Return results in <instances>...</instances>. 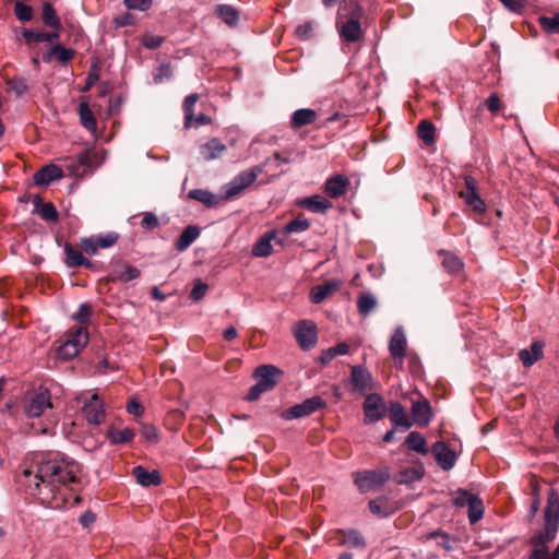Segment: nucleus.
Returning <instances> with one entry per match:
<instances>
[{"mask_svg": "<svg viewBox=\"0 0 559 559\" xmlns=\"http://www.w3.org/2000/svg\"><path fill=\"white\" fill-rule=\"evenodd\" d=\"M23 36L26 43H53L59 39V32L46 33L39 31L25 29Z\"/></svg>", "mask_w": 559, "mask_h": 559, "instance_id": "obj_37", "label": "nucleus"}, {"mask_svg": "<svg viewBox=\"0 0 559 559\" xmlns=\"http://www.w3.org/2000/svg\"><path fill=\"white\" fill-rule=\"evenodd\" d=\"M326 406L325 401L320 396H313L311 399H307L300 404H297L289 409H287L282 416L287 419L300 418L305 416H309L316 411L323 408Z\"/></svg>", "mask_w": 559, "mask_h": 559, "instance_id": "obj_9", "label": "nucleus"}, {"mask_svg": "<svg viewBox=\"0 0 559 559\" xmlns=\"http://www.w3.org/2000/svg\"><path fill=\"white\" fill-rule=\"evenodd\" d=\"M406 336L402 328L395 329L389 342V350L396 367L402 368L406 355Z\"/></svg>", "mask_w": 559, "mask_h": 559, "instance_id": "obj_10", "label": "nucleus"}, {"mask_svg": "<svg viewBox=\"0 0 559 559\" xmlns=\"http://www.w3.org/2000/svg\"><path fill=\"white\" fill-rule=\"evenodd\" d=\"M8 86L16 96H22L27 92V84L23 78H13L9 80Z\"/></svg>", "mask_w": 559, "mask_h": 559, "instance_id": "obj_53", "label": "nucleus"}, {"mask_svg": "<svg viewBox=\"0 0 559 559\" xmlns=\"http://www.w3.org/2000/svg\"><path fill=\"white\" fill-rule=\"evenodd\" d=\"M365 423H374L385 414V406L379 394L372 393L366 396L364 402Z\"/></svg>", "mask_w": 559, "mask_h": 559, "instance_id": "obj_11", "label": "nucleus"}, {"mask_svg": "<svg viewBox=\"0 0 559 559\" xmlns=\"http://www.w3.org/2000/svg\"><path fill=\"white\" fill-rule=\"evenodd\" d=\"M412 417L419 426H426L431 419V407L427 400L414 402L412 405Z\"/></svg>", "mask_w": 559, "mask_h": 559, "instance_id": "obj_25", "label": "nucleus"}, {"mask_svg": "<svg viewBox=\"0 0 559 559\" xmlns=\"http://www.w3.org/2000/svg\"><path fill=\"white\" fill-rule=\"evenodd\" d=\"M163 41H164L163 37L154 36V35H145L142 38V45L148 49L158 48L163 44Z\"/></svg>", "mask_w": 559, "mask_h": 559, "instance_id": "obj_62", "label": "nucleus"}, {"mask_svg": "<svg viewBox=\"0 0 559 559\" xmlns=\"http://www.w3.org/2000/svg\"><path fill=\"white\" fill-rule=\"evenodd\" d=\"M82 413L88 423L100 425L106 418L103 399L97 393L92 394V396L83 403Z\"/></svg>", "mask_w": 559, "mask_h": 559, "instance_id": "obj_8", "label": "nucleus"}, {"mask_svg": "<svg viewBox=\"0 0 559 559\" xmlns=\"http://www.w3.org/2000/svg\"><path fill=\"white\" fill-rule=\"evenodd\" d=\"M215 13L218 17H221L230 27H234L238 24L239 12L233 5L218 4L215 8Z\"/></svg>", "mask_w": 559, "mask_h": 559, "instance_id": "obj_35", "label": "nucleus"}, {"mask_svg": "<svg viewBox=\"0 0 559 559\" xmlns=\"http://www.w3.org/2000/svg\"><path fill=\"white\" fill-rule=\"evenodd\" d=\"M81 124L88 131L95 132L97 130V121L94 117L93 111L91 110L88 104L86 102H82L78 108Z\"/></svg>", "mask_w": 559, "mask_h": 559, "instance_id": "obj_34", "label": "nucleus"}, {"mask_svg": "<svg viewBox=\"0 0 559 559\" xmlns=\"http://www.w3.org/2000/svg\"><path fill=\"white\" fill-rule=\"evenodd\" d=\"M349 183V179L346 176L334 175L325 181L324 193L332 199L340 198L345 194Z\"/></svg>", "mask_w": 559, "mask_h": 559, "instance_id": "obj_17", "label": "nucleus"}, {"mask_svg": "<svg viewBox=\"0 0 559 559\" xmlns=\"http://www.w3.org/2000/svg\"><path fill=\"white\" fill-rule=\"evenodd\" d=\"M141 271L127 263H116L111 266L106 280L108 282L128 283L140 277Z\"/></svg>", "mask_w": 559, "mask_h": 559, "instance_id": "obj_13", "label": "nucleus"}, {"mask_svg": "<svg viewBox=\"0 0 559 559\" xmlns=\"http://www.w3.org/2000/svg\"><path fill=\"white\" fill-rule=\"evenodd\" d=\"M443 255L442 265L450 274H457L463 269V262L453 253L440 251Z\"/></svg>", "mask_w": 559, "mask_h": 559, "instance_id": "obj_42", "label": "nucleus"}, {"mask_svg": "<svg viewBox=\"0 0 559 559\" xmlns=\"http://www.w3.org/2000/svg\"><path fill=\"white\" fill-rule=\"evenodd\" d=\"M93 313V308L90 304L83 302L79 306V309L76 312L72 314V319L79 322L80 326H86L91 320Z\"/></svg>", "mask_w": 559, "mask_h": 559, "instance_id": "obj_47", "label": "nucleus"}, {"mask_svg": "<svg viewBox=\"0 0 559 559\" xmlns=\"http://www.w3.org/2000/svg\"><path fill=\"white\" fill-rule=\"evenodd\" d=\"M133 476L144 487L158 486L162 483L160 474L157 471L150 472L143 466H135L133 468Z\"/></svg>", "mask_w": 559, "mask_h": 559, "instance_id": "obj_27", "label": "nucleus"}, {"mask_svg": "<svg viewBox=\"0 0 559 559\" xmlns=\"http://www.w3.org/2000/svg\"><path fill=\"white\" fill-rule=\"evenodd\" d=\"M377 307V299L370 293H362L357 299V308L361 316L366 317Z\"/></svg>", "mask_w": 559, "mask_h": 559, "instance_id": "obj_40", "label": "nucleus"}, {"mask_svg": "<svg viewBox=\"0 0 559 559\" xmlns=\"http://www.w3.org/2000/svg\"><path fill=\"white\" fill-rule=\"evenodd\" d=\"M475 495L468 492L467 490H464V489H459L455 493H454V497H453V504L459 507V508H463L465 506L468 507L469 504V500L472 498H474Z\"/></svg>", "mask_w": 559, "mask_h": 559, "instance_id": "obj_57", "label": "nucleus"}, {"mask_svg": "<svg viewBox=\"0 0 559 559\" xmlns=\"http://www.w3.org/2000/svg\"><path fill=\"white\" fill-rule=\"evenodd\" d=\"M372 377L369 371L360 366L352 368V390L364 393L371 389Z\"/></svg>", "mask_w": 559, "mask_h": 559, "instance_id": "obj_18", "label": "nucleus"}, {"mask_svg": "<svg viewBox=\"0 0 559 559\" xmlns=\"http://www.w3.org/2000/svg\"><path fill=\"white\" fill-rule=\"evenodd\" d=\"M390 478L389 471L370 469L354 474V483L361 492L381 487Z\"/></svg>", "mask_w": 559, "mask_h": 559, "instance_id": "obj_5", "label": "nucleus"}, {"mask_svg": "<svg viewBox=\"0 0 559 559\" xmlns=\"http://www.w3.org/2000/svg\"><path fill=\"white\" fill-rule=\"evenodd\" d=\"M277 231L273 229L260 237L252 247V255L258 258L270 255L273 250L272 240L275 239Z\"/></svg>", "mask_w": 559, "mask_h": 559, "instance_id": "obj_26", "label": "nucleus"}, {"mask_svg": "<svg viewBox=\"0 0 559 559\" xmlns=\"http://www.w3.org/2000/svg\"><path fill=\"white\" fill-rule=\"evenodd\" d=\"M408 449L419 453V454H427L428 453V447L426 439L424 436L417 431H412L405 441Z\"/></svg>", "mask_w": 559, "mask_h": 559, "instance_id": "obj_38", "label": "nucleus"}, {"mask_svg": "<svg viewBox=\"0 0 559 559\" xmlns=\"http://www.w3.org/2000/svg\"><path fill=\"white\" fill-rule=\"evenodd\" d=\"M38 214L47 222H57L59 217L58 211L51 202L44 203L38 210Z\"/></svg>", "mask_w": 559, "mask_h": 559, "instance_id": "obj_51", "label": "nucleus"}, {"mask_svg": "<svg viewBox=\"0 0 559 559\" xmlns=\"http://www.w3.org/2000/svg\"><path fill=\"white\" fill-rule=\"evenodd\" d=\"M199 94L193 93L188 95L183 100V112H185V126L187 128L191 127L193 120L194 106L199 100Z\"/></svg>", "mask_w": 559, "mask_h": 559, "instance_id": "obj_45", "label": "nucleus"}, {"mask_svg": "<svg viewBox=\"0 0 559 559\" xmlns=\"http://www.w3.org/2000/svg\"><path fill=\"white\" fill-rule=\"evenodd\" d=\"M486 106L490 112H497L501 108V100L498 96V94L492 93L487 99H486Z\"/></svg>", "mask_w": 559, "mask_h": 559, "instance_id": "obj_63", "label": "nucleus"}, {"mask_svg": "<svg viewBox=\"0 0 559 559\" xmlns=\"http://www.w3.org/2000/svg\"><path fill=\"white\" fill-rule=\"evenodd\" d=\"M159 226V219L153 212L142 214L141 227L145 230H153Z\"/></svg>", "mask_w": 559, "mask_h": 559, "instance_id": "obj_54", "label": "nucleus"}, {"mask_svg": "<svg viewBox=\"0 0 559 559\" xmlns=\"http://www.w3.org/2000/svg\"><path fill=\"white\" fill-rule=\"evenodd\" d=\"M295 336L302 349H310L317 343V328L311 322L301 321L296 326Z\"/></svg>", "mask_w": 559, "mask_h": 559, "instance_id": "obj_14", "label": "nucleus"}, {"mask_svg": "<svg viewBox=\"0 0 559 559\" xmlns=\"http://www.w3.org/2000/svg\"><path fill=\"white\" fill-rule=\"evenodd\" d=\"M431 452L435 455L438 465L442 469L449 471L454 466L456 455L447 443L442 441L435 442L431 447Z\"/></svg>", "mask_w": 559, "mask_h": 559, "instance_id": "obj_15", "label": "nucleus"}, {"mask_svg": "<svg viewBox=\"0 0 559 559\" xmlns=\"http://www.w3.org/2000/svg\"><path fill=\"white\" fill-rule=\"evenodd\" d=\"M386 502L385 498H378L369 501V510L371 513L380 516H386L389 514L388 511L383 509L384 503Z\"/></svg>", "mask_w": 559, "mask_h": 559, "instance_id": "obj_61", "label": "nucleus"}, {"mask_svg": "<svg viewBox=\"0 0 559 559\" xmlns=\"http://www.w3.org/2000/svg\"><path fill=\"white\" fill-rule=\"evenodd\" d=\"M209 289L207 284L201 282L200 280H197L194 283V286L190 293V297L192 300L198 301L204 297Z\"/></svg>", "mask_w": 559, "mask_h": 559, "instance_id": "obj_60", "label": "nucleus"}, {"mask_svg": "<svg viewBox=\"0 0 559 559\" xmlns=\"http://www.w3.org/2000/svg\"><path fill=\"white\" fill-rule=\"evenodd\" d=\"M189 198L201 202L202 204L211 207L218 204V199L215 194L203 189H193L189 191Z\"/></svg>", "mask_w": 559, "mask_h": 559, "instance_id": "obj_41", "label": "nucleus"}, {"mask_svg": "<svg viewBox=\"0 0 559 559\" xmlns=\"http://www.w3.org/2000/svg\"><path fill=\"white\" fill-rule=\"evenodd\" d=\"M80 479V465L74 461L58 457L40 462L35 471L25 467L16 477L27 493L51 509H62L67 506Z\"/></svg>", "mask_w": 559, "mask_h": 559, "instance_id": "obj_1", "label": "nucleus"}, {"mask_svg": "<svg viewBox=\"0 0 559 559\" xmlns=\"http://www.w3.org/2000/svg\"><path fill=\"white\" fill-rule=\"evenodd\" d=\"M63 176L62 169L55 165L50 164L47 166H44L38 171L34 174V182L37 186H46L49 185L51 181L59 180Z\"/></svg>", "mask_w": 559, "mask_h": 559, "instance_id": "obj_19", "label": "nucleus"}, {"mask_svg": "<svg viewBox=\"0 0 559 559\" xmlns=\"http://www.w3.org/2000/svg\"><path fill=\"white\" fill-rule=\"evenodd\" d=\"M95 238L97 240L99 249H106L116 245V242L119 239V235L117 233L110 231L105 235H98Z\"/></svg>", "mask_w": 559, "mask_h": 559, "instance_id": "obj_52", "label": "nucleus"}, {"mask_svg": "<svg viewBox=\"0 0 559 559\" xmlns=\"http://www.w3.org/2000/svg\"><path fill=\"white\" fill-rule=\"evenodd\" d=\"M542 28L550 34H559V14L556 16H542L539 17Z\"/></svg>", "mask_w": 559, "mask_h": 559, "instance_id": "obj_50", "label": "nucleus"}, {"mask_svg": "<svg viewBox=\"0 0 559 559\" xmlns=\"http://www.w3.org/2000/svg\"><path fill=\"white\" fill-rule=\"evenodd\" d=\"M226 150V145L221 140L213 138L200 147V154L204 160H212L221 157Z\"/></svg>", "mask_w": 559, "mask_h": 559, "instance_id": "obj_24", "label": "nucleus"}, {"mask_svg": "<svg viewBox=\"0 0 559 559\" xmlns=\"http://www.w3.org/2000/svg\"><path fill=\"white\" fill-rule=\"evenodd\" d=\"M63 249L66 253L64 262L69 267L84 266L91 269L93 266V263L83 255V251L74 248L71 243L67 242Z\"/></svg>", "mask_w": 559, "mask_h": 559, "instance_id": "obj_22", "label": "nucleus"}, {"mask_svg": "<svg viewBox=\"0 0 559 559\" xmlns=\"http://www.w3.org/2000/svg\"><path fill=\"white\" fill-rule=\"evenodd\" d=\"M558 524L552 520L545 522L544 528L531 538V545L535 548H548V544L556 537Z\"/></svg>", "mask_w": 559, "mask_h": 559, "instance_id": "obj_16", "label": "nucleus"}, {"mask_svg": "<svg viewBox=\"0 0 559 559\" xmlns=\"http://www.w3.org/2000/svg\"><path fill=\"white\" fill-rule=\"evenodd\" d=\"M199 236L200 228L198 226H187L175 242L176 250L179 252L187 250L197 240Z\"/></svg>", "mask_w": 559, "mask_h": 559, "instance_id": "obj_28", "label": "nucleus"}, {"mask_svg": "<svg viewBox=\"0 0 559 559\" xmlns=\"http://www.w3.org/2000/svg\"><path fill=\"white\" fill-rule=\"evenodd\" d=\"M257 179L254 170H246L236 176L226 187L225 198L229 199L240 194L246 188L252 185Z\"/></svg>", "mask_w": 559, "mask_h": 559, "instance_id": "obj_12", "label": "nucleus"}, {"mask_svg": "<svg viewBox=\"0 0 559 559\" xmlns=\"http://www.w3.org/2000/svg\"><path fill=\"white\" fill-rule=\"evenodd\" d=\"M51 395L47 389H40L28 394L25 402V413L28 417L41 416L46 409L51 408Z\"/></svg>", "mask_w": 559, "mask_h": 559, "instance_id": "obj_6", "label": "nucleus"}, {"mask_svg": "<svg viewBox=\"0 0 559 559\" xmlns=\"http://www.w3.org/2000/svg\"><path fill=\"white\" fill-rule=\"evenodd\" d=\"M341 543L352 548L364 549L366 540L362 534L354 528L340 531Z\"/></svg>", "mask_w": 559, "mask_h": 559, "instance_id": "obj_30", "label": "nucleus"}, {"mask_svg": "<svg viewBox=\"0 0 559 559\" xmlns=\"http://www.w3.org/2000/svg\"><path fill=\"white\" fill-rule=\"evenodd\" d=\"M185 421V414L179 409L168 412L165 418L166 427L171 431H177Z\"/></svg>", "mask_w": 559, "mask_h": 559, "instance_id": "obj_48", "label": "nucleus"}, {"mask_svg": "<svg viewBox=\"0 0 559 559\" xmlns=\"http://www.w3.org/2000/svg\"><path fill=\"white\" fill-rule=\"evenodd\" d=\"M297 205L313 213H325L332 203L322 195L316 194L297 201Z\"/></svg>", "mask_w": 559, "mask_h": 559, "instance_id": "obj_21", "label": "nucleus"}, {"mask_svg": "<svg viewBox=\"0 0 559 559\" xmlns=\"http://www.w3.org/2000/svg\"><path fill=\"white\" fill-rule=\"evenodd\" d=\"M81 249L88 255H95L98 252V243L95 237L82 238L80 242Z\"/></svg>", "mask_w": 559, "mask_h": 559, "instance_id": "obj_55", "label": "nucleus"}, {"mask_svg": "<svg viewBox=\"0 0 559 559\" xmlns=\"http://www.w3.org/2000/svg\"><path fill=\"white\" fill-rule=\"evenodd\" d=\"M75 51L71 48H66L61 45L52 46L49 51L44 56L45 62H50L56 58L61 64H67L74 58Z\"/></svg>", "mask_w": 559, "mask_h": 559, "instance_id": "obj_29", "label": "nucleus"}, {"mask_svg": "<svg viewBox=\"0 0 559 559\" xmlns=\"http://www.w3.org/2000/svg\"><path fill=\"white\" fill-rule=\"evenodd\" d=\"M424 476V468L421 466L408 467L401 472L400 483H413L421 479Z\"/></svg>", "mask_w": 559, "mask_h": 559, "instance_id": "obj_49", "label": "nucleus"}, {"mask_svg": "<svg viewBox=\"0 0 559 559\" xmlns=\"http://www.w3.org/2000/svg\"><path fill=\"white\" fill-rule=\"evenodd\" d=\"M310 227V222L302 215L299 214L296 218L289 222L283 229L282 234L302 233Z\"/></svg>", "mask_w": 559, "mask_h": 559, "instance_id": "obj_44", "label": "nucleus"}, {"mask_svg": "<svg viewBox=\"0 0 559 559\" xmlns=\"http://www.w3.org/2000/svg\"><path fill=\"white\" fill-rule=\"evenodd\" d=\"M41 17L45 25L52 27L55 31L59 32L61 23L55 8L50 3L46 2L44 4Z\"/></svg>", "mask_w": 559, "mask_h": 559, "instance_id": "obj_43", "label": "nucleus"}, {"mask_svg": "<svg viewBox=\"0 0 559 559\" xmlns=\"http://www.w3.org/2000/svg\"><path fill=\"white\" fill-rule=\"evenodd\" d=\"M543 346L540 342H534L530 349H522L519 357L525 367H531L543 357Z\"/></svg>", "mask_w": 559, "mask_h": 559, "instance_id": "obj_31", "label": "nucleus"}, {"mask_svg": "<svg viewBox=\"0 0 559 559\" xmlns=\"http://www.w3.org/2000/svg\"><path fill=\"white\" fill-rule=\"evenodd\" d=\"M390 420L399 427H403L405 429L411 428L412 423L408 419V416L405 412V408L400 403H393L390 407Z\"/></svg>", "mask_w": 559, "mask_h": 559, "instance_id": "obj_33", "label": "nucleus"}, {"mask_svg": "<svg viewBox=\"0 0 559 559\" xmlns=\"http://www.w3.org/2000/svg\"><path fill=\"white\" fill-rule=\"evenodd\" d=\"M417 135L426 146L433 145L436 142V127L429 120H421L417 126Z\"/></svg>", "mask_w": 559, "mask_h": 559, "instance_id": "obj_36", "label": "nucleus"}, {"mask_svg": "<svg viewBox=\"0 0 559 559\" xmlns=\"http://www.w3.org/2000/svg\"><path fill=\"white\" fill-rule=\"evenodd\" d=\"M135 437L134 429L130 427L118 428L111 426L107 429L106 438L111 444H124L131 442Z\"/></svg>", "mask_w": 559, "mask_h": 559, "instance_id": "obj_23", "label": "nucleus"}, {"mask_svg": "<svg viewBox=\"0 0 559 559\" xmlns=\"http://www.w3.org/2000/svg\"><path fill=\"white\" fill-rule=\"evenodd\" d=\"M317 118V112L313 109L302 108L296 110L290 119L292 128L299 129L304 126L312 123Z\"/></svg>", "mask_w": 559, "mask_h": 559, "instance_id": "obj_32", "label": "nucleus"}, {"mask_svg": "<svg viewBox=\"0 0 559 559\" xmlns=\"http://www.w3.org/2000/svg\"><path fill=\"white\" fill-rule=\"evenodd\" d=\"M141 435L146 441L152 443H156L159 440L157 428L151 424L142 425Z\"/></svg>", "mask_w": 559, "mask_h": 559, "instance_id": "obj_56", "label": "nucleus"}, {"mask_svg": "<svg viewBox=\"0 0 559 559\" xmlns=\"http://www.w3.org/2000/svg\"><path fill=\"white\" fill-rule=\"evenodd\" d=\"M464 185L465 189L459 192V197L463 199L466 205L474 212L484 213L486 211V203L478 193L477 180L471 175H465Z\"/></svg>", "mask_w": 559, "mask_h": 559, "instance_id": "obj_7", "label": "nucleus"}, {"mask_svg": "<svg viewBox=\"0 0 559 559\" xmlns=\"http://www.w3.org/2000/svg\"><path fill=\"white\" fill-rule=\"evenodd\" d=\"M484 515V504L483 501L475 496L469 500L468 504V520L469 523L474 524L478 522Z\"/></svg>", "mask_w": 559, "mask_h": 559, "instance_id": "obj_46", "label": "nucleus"}, {"mask_svg": "<svg viewBox=\"0 0 559 559\" xmlns=\"http://www.w3.org/2000/svg\"><path fill=\"white\" fill-rule=\"evenodd\" d=\"M14 12L20 21H29L32 19V8L22 2H16Z\"/></svg>", "mask_w": 559, "mask_h": 559, "instance_id": "obj_59", "label": "nucleus"}, {"mask_svg": "<svg viewBox=\"0 0 559 559\" xmlns=\"http://www.w3.org/2000/svg\"><path fill=\"white\" fill-rule=\"evenodd\" d=\"M127 411L131 415L141 416L143 414V412H144V408H143L142 404L138 400L133 399V400L128 402Z\"/></svg>", "mask_w": 559, "mask_h": 559, "instance_id": "obj_64", "label": "nucleus"}, {"mask_svg": "<svg viewBox=\"0 0 559 559\" xmlns=\"http://www.w3.org/2000/svg\"><path fill=\"white\" fill-rule=\"evenodd\" d=\"M90 335L86 326L71 328L66 334V341L58 347V356L70 360L78 356L86 346Z\"/></svg>", "mask_w": 559, "mask_h": 559, "instance_id": "obj_4", "label": "nucleus"}, {"mask_svg": "<svg viewBox=\"0 0 559 559\" xmlns=\"http://www.w3.org/2000/svg\"><path fill=\"white\" fill-rule=\"evenodd\" d=\"M341 282L336 280L326 281L323 284L311 288L310 300L313 304H320L340 288Z\"/></svg>", "mask_w": 559, "mask_h": 559, "instance_id": "obj_20", "label": "nucleus"}, {"mask_svg": "<svg viewBox=\"0 0 559 559\" xmlns=\"http://www.w3.org/2000/svg\"><path fill=\"white\" fill-rule=\"evenodd\" d=\"M548 520L559 524V496L554 490L550 491L545 508V522Z\"/></svg>", "mask_w": 559, "mask_h": 559, "instance_id": "obj_39", "label": "nucleus"}, {"mask_svg": "<svg viewBox=\"0 0 559 559\" xmlns=\"http://www.w3.org/2000/svg\"><path fill=\"white\" fill-rule=\"evenodd\" d=\"M278 369L272 365H261L253 371L255 384L246 395L247 401H257L261 394L272 391L277 383Z\"/></svg>", "mask_w": 559, "mask_h": 559, "instance_id": "obj_3", "label": "nucleus"}, {"mask_svg": "<svg viewBox=\"0 0 559 559\" xmlns=\"http://www.w3.org/2000/svg\"><path fill=\"white\" fill-rule=\"evenodd\" d=\"M123 4L129 10L147 11L153 4V0H123Z\"/></svg>", "mask_w": 559, "mask_h": 559, "instance_id": "obj_58", "label": "nucleus"}, {"mask_svg": "<svg viewBox=\"0 0 559 559\" xmlns=\"http://www.w3.org/2000/svg\"><path fill=\"white\" fill-rule=\"evenodd\" d=\"M344 9H348L346 21L336 23L342 39L348 43L358 41L362 37L360 19L364 14L362 8L355 0H346Z\"/></svg>", "mask_w": 559, "mask_h": 559, "instance_id": "obj_2", "label": "nucleus"}]
</instances>
